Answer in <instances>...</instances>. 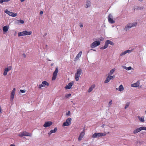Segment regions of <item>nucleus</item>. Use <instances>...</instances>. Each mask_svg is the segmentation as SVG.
Here are the masks:
<instances>
[{"label":"nucleus","instance_id":"14","mask_svg":"<svg viewBox=\"0 0 146 146\" xmlns=\"http://www.w3.org/2000/svg\"><path fill=\"white\" fill-rule=\"evenodd\" d=\"M114 77L115 76H114L108 75L105 80L104 83H108L111 80L113 79Z\"/></svg>","mask_w":146,"mask_h":146},{"label":"nucleus","instance_id":"45","mask_svg":"<svg viewBox=\"0 0 146 146\" xmlns=\"http://www.w3.org/2000/svg\"><path fill=\"white\" fill-rule=\"evenodd\" d=\"M10 146H15V145L13 144H12L10 145Z\"/></svg>","mask_w":146,"mask_h":146},{"label":"nucleus","instance_id":"28","mask_svg":"<svg viewBox=\"0 0 146 146\" xmlns=\"http://www.w3.org/2000/svg\"><path fill=\"white\" fill-rule=\"evenodd\" d=\"M95 86L94 84L91 86L89 88L88 90V92H92L93 89L95 87Z\"/></svg>","mask_w":146,"mask_h":146},{"label":"nucleus","instance_id":"25","mask_svg":"<svg viewBox=\"0 0 146 146\" xmlns=\"http://www.w3.org/2000/svg\"><path fill=\"white\" fill-rule=\"evenodd\" d=\"M137 117L140 121L141 122H144L145 121L144 117H141L139 116H138Z\"/></svg>","mask_w":146,"mask_h":146},{"label":"nucleus","instance_id":"35","mask_svg":"<svg viewBox=\"0 0 146 146\" xmlns=\"http://www.w3.org/2000/svg\"><path fill=\"white\" fill-rule=\"evenodd\" d=\"M71 96V94H66L65 96L66 98H68L70 97Z\"/></svg>","mask_w":146,"mask_h":146},{"label":"nucleus","instance_id":"33","mask_svg":"<svg viewBox=\"0 0 146 146\" xmlns=\"http://www.w3.org/2000/svg\"><path fill=\"white\" fill-rule=\"evenodd\" d=\"M141 131L142 130H146V127H140Z\"/></svg>","mask_w":146,"mask_h":146},{"label":"nucleus","instance_id":"11","mask_svg":"<svg viewBox=\"0 0 146 146\" xmlns=\"http://www.w3.org/2000/svg\"><path fill=\"white\" fill-rule=\"evenodd\" d=\"M85 135V130L84 129L80 133L78 138V141H81Z\"/></svg>","mask_w":146,"mask_h":146},{"label":"nucleus","instance_id":"1","mask_svg":"<svg viewBox=\"0 0 146 146\" xmlns=\"http://www.w3.org/2000/svg\"><path fill=\"white\" fill-rule=\"evenodd\" d=\"M82 70L80 68L77 69L76 72L75 74V78L76 80L78 81L79 80V77L82 73Z\"/></svg>","mask_w":146,"mask_h":146},{"label":"nucleus","instance_id":"43","mask_svg":"<svg viewBox=\"0 0 146 146\" xmlns=\"http://www.w3.org/2000/svg\"><path fill=\"white\" fill-rule=\"evenodd\" d=\"M43 12L42 11H40V15H41L42 14H43Z\"/></svg>","mask_w":146,"mask_h":146},{"label":"nucleus","instance_id":"2","mask_svg":"<svg viewBox=\"0 0 146 146\" xmlns=\"http://www.w3.org/2000/svg\"><path fill=\"white\" fill-rule=\"evenodd\" d=\"M32 33V31H24L22 32H19L18 33V36L20 37V36L29 35H31Z\"/></svg>","mask_w":146,"mask_h":146},{"label":"nucleus","instance_id":"7","mask_svg":"<svg viewBox=\"0 0 146 146\" xmlns=\"http://www.w3.org/2000/svg\"><path fill=\"white\" fill-rule=\"evenodd\" d=\"M100 44V42L99 41H96L93 42L90 45V47L91 48H94L97 46L99 45Z\"/></svg>","mask_w":146,"mask_h":146},{"label":"nucleus","instance_id":"38","mask_svg":"<svg viewBox=\"0 0 146 146\" xmlns=\"http://www.w3.org/2000/svg\"><path fill=\"white\" fill-rule=\"evenodd\" d=\"M112 101V100H111L110 102H109V106H110L111 104Z\"/></svg>","mask_w":146,"mask_h":146},{"label":"nucleus","instance_id":"39","mask_svg":"<svg viewBox=\"0 0 146 146\" xmlns=\"http://www.w3.org/2000/svg\"><path fill=\"white\" fill-rule=\"evenodd\" d=\"M20 92L22 93H24L25 92V91L24 90H20Z\"/></svg>","mask_w":146,"mask_h":146},{"label":"nucleus","instance_id":"3","mask_svg":"<svg viewBox=\"0 0 146 146\" xmlns=\"http://www.w3.org/2000/svg\"><path fill=\"white\" fill-rule=\"evenodd\" d=\"M18 136L21 137L24 136L31 137L32 134L29 133L26 131H24L22 133H20L18 134Z\"/></svg>","mask_w":146,"mask_h":146},{"label":"nucleus","instance_id":"20","mask_svg":"<svg viewBox=\"0 0 146 146\" xmlns=\"http://www.w3.org/2000/svg\"><path fill=\"white\" fill-rule=\"evenodd\" d=\"M139 81H137L136 83L131 84V86L133 87H138L139 85Z\"/></svg>","mask_w":146,"mask_h":146},{"label":"nucleus","instance_id":"30","mask_svg":"<svg viewBox=\"0 0 146 146\" xmlns=\"http://www.w3.org/2000/svg\"><path fill=\"white\" fill-rule=\"evenodd\" d=\"M115 68L113 69L110 70V73H109L108 74L109 75H112V74L114 71L115 70Z\"/></svg>","mask_w":146,"mask_h":146},{"label":"nucleus","instance_id":"9","mask_svg":"<svg viewBox=\"0 0 146 146\" xmlns=\"http://www.w3.org/2000/svg\"><path fill=\"white\" fill-rule=\"evenodd\" d=\"M137 24V23L135 22L133 23H129L125 27V29L126 31H127V28H131L133 27L136 26Z\"/></svg>","mask_w":146,"mask_h":146},{"label":"nucleus","instance_id":"15","mask_svg":"<svg viewBox=\"0 0 146 146\" xmlns=\"http://www.w3.org/2000/svg\"><path fill=\"white\" fill-rule=\"evenodd\" d=\"M74 82H70L68 83L67 85L66 86L65 88L66 89H69L71 88L72 86L74 85Z\"/></svg>","mask_w":146,"mask_h":146},{"label":"nucleus","instance_id":"16","mask_svg":"<svg viewBox=\"0 0 146 146\" xmlns=\"http://www.w3.org/2000/svg\"><path fill=\"white\" fill-rule=\"evenodd\" d=\"M52 124V122L51 121L46 122L43 125V127H49Z\"/></svg>","mask_w":146,"mask_h":146},{"label":"nucleus","instance_id":"42","mask_svg":"<svg viewBox=\"0 0 146 146\" xmlns=\"http://www.w3.org/2000/svg\"><path fill=\"white\" fill-rule=\"evenodd\" d=\"M80 27H83V25L82 24V23H80Z\"/></svg>","mask_w":146,"mask_h":146},{"label":"nucleus","instance_id":"18","mask_svg":"<svg viewBox=\"0 0 146 146\" xmlns=\"http://www.w3.org/2000/svg\"><path fill=\"white\" fill-rule=\"evenodd\" d=\"M108 43L107 40H106L105 42V45L104 46L100 48V49L103 50L107 48L108 46Z\"/></svg>","mask_w":146,"mask_h":146},{"label":"nucleus","instance_id":"8","mask_svg":"<svg viewBox=\"0 0 146 146\" xmlns=\"http://www.w3.org/2000/svg\"><path fill=\"white\" fill-rule=\"evenodd\" d=\"M58 72V68H56V69L54 72L53 74V76L52 77V80H55L56 76L57 75V73Z\"/></svg>","mask_w":146,"mask_h":146},{"label":"nucleus","instance_id":"46","mask_svg":"<svg viewBox=\"0 0 146 146\" xmlns=\"http://www.w3.org/2000/svg\"><path fill=\"white\" fill-rule=\"evenodd\" d=\"M92 50H93L94 51H96V50H95V49H92Z\"/></svg>","mask_w":146,"mask_h":146},{"label":"nucleus","instance_id":"24","mask_svg":"<svg viewBox=\"0 0 146 146\" xmlns=\"http://www.w3.org/2000/svg\"><path fill=\"white\" fill-rule=\"evenodd\" d=\"M131 52V51L129 50H128L126 51H125L124 52H122L120 56H122L124 55H125L127 53H129Z\"/></svg>","mask_w":146,"mask_h":146},{"label":"nucleus","instance_id":"22","mask_svg":"<svg viewBox=\"0 0 146 146\" xmlns=\"http://www.w3.org/2000/svg\"><path fill=\"white\" fill-rule=\"evenodd\" d=\"M116 89L117 90L121 92L123 90L124 88L122 85L121 84L119 86L118 88H117Z\"/></svg>","mask_w":146,"mask_h":146},{"label":"nucleus","instance_id":"5","mask_svg":"<svg viewBox=\"0 0 146 146\" xmlns=\"http://www.w3.org/2000/svg\"><path fill=\"white\" fill-rule=\"evenodd\" d=\"M71 118H68L66 120V121L64 122L62 124V126L63 127L65 126H69L71 124Z\"/></svg>","mask_w":146,"mask_h":146},{"label":"nucleus","instance_id":"36","mask_svg":"<svg viewBox=\"0 0 146 146\" xmlns=\"http://www.w3.org/2000/svg\"><path fill=\"white\" fill-rule=\"evenodd\" d=\"M18 21L21 24H23L24 23V21L22 20H18Z\"/></svg>","mask_w":146,"mask_h":146},{"label":"nucleus","instance_id":"13","mask_svg":"<svg viewBox=\"0 0 146 146\" xmlns=\"http://www.w3.org/2000/svg\"><path fill=\"white\" fill-rule=\"evenodd\" d=\"M12 66H10L5 68L4 69L3 75L4 76H6L7 74V72L12 69Z\"/></svg>","mask_w":146,"mask_h":146},{"label":"nucleus","instance_id":"37","mask_svg":"<svg viewBox=\"0 0 146 146\" xmlns=\"http://www.w3.org/2000/svg\"><path fill=\"white\" fill-rule=\"evenodd\" d=\"M70 111H69L67 113H66V115L69 116L70 115Z\"/></svg>","mask_w":146,"mask_h":146},{"label":"nucleus","instance_id":"29","mask_svg":"<svg viewBox=\"0 0 146 146\" xmlns=\"http://www.w3.org/2000/svg\"><path fill=\"white\" fill-rule=\"evenodd\" d=\"M122 67L123 68H124L127 70H131L132 69V68L131 66H129L128 67H127L125 66H122Z\"/></svg>","mask_w":146,"mask_h":146},{"label":"nucleus","instance_id":"32","mask_svg":"<svg viewBox=\"0 0 146 146\" xmlns=\"http://www.w3.org/2000/svg\"><path fill=\"white\" fill-rule=\"evenodd\" d=\"M108 41V42L109 44H110V45H114V43L111 41L108 40H107Z\"/></svg>","mask_w":146,"mask_h":146},{"label":"nucleus","instance_id":"34","mask_svg":"<svg viewBox=\"0 0 146 146\" xmlns=\"http://www.w3.org/2000/svg\"><path fill=\"white\" fill-rule=\"evenodd\" d=\"M129 103L127 102L125 106V109H126V108H127L129 106Z\"/></svg>","mask_w":146,"mask_h":146},{"label":"nucleus","instance_id":"44","mask_svg":"<svg viewBox=\"0 0 146 146\" xmlns=\"http://www.w3.org/2000/svg\"><path fill=\"white\" fill-rule=\"evenodd\" d=\"M105 125V124H103V125H102V126H101V127H104V126Z\"/></svg>","mask_w":146,"mask_h":146},{"label":"nucleus","instance_id":"6","mask_svg":"<svg viewBox=\"0 0 146 146\" xmlns=\"http://www.w3.org/2000/svg\"><path fill=\"white\" fill-rule=\"evenodd\" d=\"M106 134L105 133H95L92 135V137L93 138H95L97 137L106 136Z\"/></svg>","mask_w":146,"mask_h":146},{"label":"nucleus","instance_id":"19","mask_svg":"<svg viewBox=\"0 0 146 146\" xmlns=\"http://www.w3.org/2000/svg\"><path fill=\"white\" fill-rule=\"evenodd\" d=\"M82 53V51H80L79 53L77 55L76 58L74 59V61H76L81 56V55Z\"/></svg>","mask_w":146,"mask_h":146},{"label":"nucleus","instance_id":"48","mask_svg":"<svg viewBox=\"0 0 146 146\" xmlns=\"http://www.w3.org/2000/svg\"><path fill=\"white\" fill-rule=\"evenodd\" d=\"M139 1H141V0H139Z\"/></svg>","mask_w":146,"mask_h":146},{"label":"nucleus","instance_id":"41","mask_svg":"<svg viewBox=\"0 0 146 146\" xmlns=\"http://www.w3.org/2000/svg\"><path fill=\"white\" fill-rule=\"evenodd\" d=\"M100 41H102L103 40H104V38H102V37H101L100 38Z\"/></svg>","mask_w":146,"mask_h":146},{"label":"nucleus","instance_id":"27","mask_svg":"<svg viewBox=\"0 0 146 146\" xmlns=\"http://www.w3.org/2000/svg\"><path fill=\"white\" fill-rule=\"evenodd\" d=\"M141 131V130H140V128L139 127V128H137V129H136L134 130L133 131V133L134 134H135L139 132H140Z\"/></svg>","mask_w":146,"mask_h":146},{"label":"nucleus","instance_id":"23","mask_svg":"<svg viewBox=\"0 0 146 146\" xmlns=\"http://www.w3.org/2000/svg\"><path fill=\"white\" fill-rule=\"evenodd\" d=\"M57 130V128L55 127L54 129L51 130L48 133V134L49 135H50L52 133H55L56 132Z\"/></svg>","mask_w":146,"mask_h":146},{"label":"nucleus","instance_id":"31","mask_svg":"<svg viewBox=\"0 0 146 146\" xmlns=\"http://www.w3.org/2000/svg\"><path fill=\"white\" fill-rule=\"evenodd\" d=\"M10 0H0V3L1 4L3 2H8Z\"/></svg>","mask_w":146,"mask_h":146},{"label":"nucleus","instance_id":"40","mask_svg":"<svg viewBox=\"0 0 146 146\" xmlns=\"http://www.w3.org/2000/svg\"><path fill=\"white\" fill-rule=\"evenodd\" d=\"M23 56L25 58L26 57V54L24 53L23 54Z\"/></svg>","mask_w":146,"mask_h":146},{"label":"nucleus","instance_id":"21","mask_svg":"<svg viewBox=\"0 0 146 146\" xmlns=\"http://www.w3.org/2000/svg\"><path fill=\"white\" fill-rule=\"evenodd\" d=\"M9 29V27L7 26H5L3 27V32H4V34L5 33L7 32L8 31Z\"/></svg>","mask_w":146,"mask_h":146},{"label":"nucleus","instance_id":"10","mask_svg":"<svg viewBox=\"0 0 146 146\" xmlns=\"http://www.w3.org/2000/svg\"><path fill=\"white\" fill-rule=\"evenodd\" d=\"M5 12L9 16H11L12 17H15L17 15V14L16 13H14L12 12H11L7 9H6L5 11Z\"/></svg>","mask_w":146,"mask_h":146},{"label":"nucleus","instance_id":"47","mask_svg":"<svg viewBox=\"0 0 146 146\" xmlns=\"http://www.w3.org/2000/svg\"><path fill=\"white\" fill-rule=\"evenodd\" d=\"M145 113H146V110L145 111Z\"/></svg>","mask_w":146,"mask_h":146},{"label":"nucleus","instance_id":"12","mask_svg":"<svg viewBox=\"0 0 146 146\" xmlns=\"http://www.w3.org/2000/svg\"><path fill=\"white\" fill-rule=\"evenodd\" d=\"M108 19L110 23L111 24L115 23V21L113 20V17L111 14H109Z\"/></svg>","mask_w":146,"mask_h":146},{"label":"nucleus","instance_id":"26","mask_svg":"<svg viewBox=\"0 0 146 146\" xmlns=\"http://www.w3.org/2000/svg\"><path fill=\"white\" fill-rule=\"evenodd\" d=\"M90 0H87L86 2V6L85 7L86 8H88L89 7L90 5Z\"/></svg>","mask_w":146,"mask_h":146},{"label":"nucleus","instance_id":"17","mask_svg":"<svg viewBox=\"0 0 146 146\" xmlns=\"http://www.w3.org/2000/svg\"><path fill=\"white\" fill-rule=\"evenodd\" d=\"M15 88H14L12 91L11 93V98L10 99L11 100H13L14 96L15 94Z\"/></svg>","mask_w":146,"mask_h":146},{"label":"nucleus","instance_id":"4","mask_svg":"<svg viewBox=\"0 0 146 146\" xmlns=\"http://www.w3.org/2000/svg\"><path fill=\"white\" fill-rule=\"evenodd\" d=\"M49 85V84L46 81L42 82L41 84L39 85L38 86L39 89H41L42 87H47Z\"/></svg>","mask_w":146,"mask_h":146}]
</instances>
